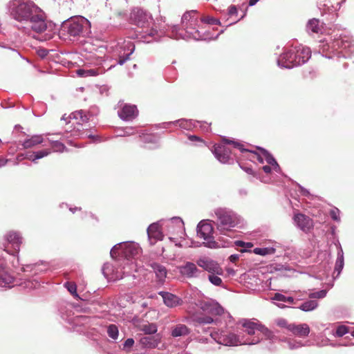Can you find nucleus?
Listing matches in <instances>:
<instances>
[{"label": "nucleus", "mask_w": 354, "mask_h": 354, "mask_svg": "<svg viewBox=\"0 0 354 354\" xmlns=\"http://www.w3.org/2000/svg\"><path fill=\"white\" fill-rule=\"evenodd\" d=\"M190 333L189 328L185 324H178L174 326L171 330V335L173 337H179L187 335Z\"/></svg>", "instance_id": "f704fd0d"}, {"label": "nucleus", "mask_w": 354, "mask_h": 354, "mask_svg": "<svg viewBox=\"0 0 354 354\" xmlns=\"http://www.w3.org/2000/svg\"><path fill=\"white\" fill-rule=\"evenodd\" d=\"M277 326L281 328H285L289 330V326L290 324H288L287 320L283 318H278L274 321Z\"/></svg>", "instance_id": "864d4df0"}, {"label": "nucleus", "mask_w": 354, "mask_h": 354, "mask_svg": "<svg viewBox=\"0 0 354 354\" xmlns=\"http://www.w3.org/2000/svg\"><path fill=\"white\" fill-rule=\"evenodd\" d=\"M70 120H75L77 127L73 130V134L80 138H93V135L89 133L87 128H84V124L89 120V115L83 110L73 112L69 115ZM73 124H75L73 122Z\"/></svg>", "instance_id": "f8f14e48"}, {"label": "nucleus", "mask_w": 354, "mask_h": 354, "mask_svg": "<svg viewBox=\"0 0 354 354\" xmlns=\"http://www.w3.org/2000/svg\"><path fill=\"white\" fill-rule=\"evenodd\" d=\"M311 56L309 48L301 45L292 46L284 50L277 59V65L281 68H292L308 62Z\"/></svg>", "instance_id": "39448f33"}, {"label": "nucleus", "mask_w": 354, "mask_h": 354, "mask_svg": "<svg viewBox=\"0 0 354 354\" xmlns=\"http://www.w3.org/2000/svg\"><path fill=\"white\" fill-rule=\"evenodd\" d=\"M348 333V328L346 326L341 325L337 326L333 335L336 337H342Z\"/></svg>", "instance_id": "603ef678"}, {"label": "nucleus", "mask_w": 354, "mask_h": 354, "mask_svg": "<svg viewBox=\"0 0 354 354\" xmlns=\"http://www.w3.org/2000/svg\"><path fill=\"white\" fill-rule=\"evenodd\" d=\"M237 14V9L235 6H231L228 9V15L230 16H233Z\"/></svg>", "instance_id": "680f3d73"}, {"label": "nucleus", "mask_w": 354, "mask_h": 354, "mask_svg": "<svg viewBox=\"0 0 354 354\" xmlns=\"http://www.w3.org/2000/svg\"><path fill=\"white\" fill-rule=\"evenodd\" d=\"M10 17L16 21L18 29L25 33L31 31L41 35L39 40L46 41L53 37V24L46 20L44 12L30 0H11L8 3Z\"/></svg>", "instance_id": "f03ea898"}, {"label": "nucleus", "mask_w": 354, "mask_h": 354, "mask_svg": "<svg viewBox=\"0 0 354 354\" xmlns=\"http://www.w3.org/2000/svg\"><path fill=\"white\" fill-rule=\"evenodd\" d=\"M61 317L63 319H65L69 323H73L77 325H83L88 322L89 318L86 316H76L75 317H70L69 316H65L62 311H60Z\"/></svg>", "instance_id": "c9c22d12"}, {"label": "nucleus", "mask_w": 354, "mask_h": 354, "mask_svg": "<svg viewBox=\"0 0 354 354\" xmlns=\"http://www.w3.org/2000/svg\"><path fill=\"white\" fill-rule=\"evenodd\" d=\"M214 228L209 220H202L196 227L198 237L204 240L203 244L209 248H217L219 245L213 236Z\"/></svg>", "instance_id": "9b49d317"}, {"label": "nucleus", "mask_w": 354, "mask_h": 354, "mask_svg": "<svg viewBox=\"0 0 354 354\" xmlns=\"http://www.w3.org/2000/svg\"><path fill=\"white\" fill-rule=\"evenodd\" d=\"M211 339L219 344L227 346H234L242 344V341L234 333L227 328H221L214 330L210 333Z\"/></svg>", "instance_id": "ddd939ff"}, {"label": "nucleus", "mask_w": 354, "mask_h": 354, "mask_svg": "<svg viewBox=\"0 0 354 354\" xmlns=\"http://www.w3.org/2000/svg\"><path fill=\"white\" fill-rule=\"evenodd\" d=\"M241 167L242 169H243L246 173L249 174H252L253 176L256 177L257 178H259V176L256 172L253 171L252 169L248 167H243L241 165Z\"/></svg>", "instance_id": "052dcab7"}, {"label": "nucleus", "mask_w": 354, "mask_h": 354, "mask_svg": "<svg viewBox=\"0 0 354 354\" xmlns=\"http://www.w3.org/2000/svg\"><path fill=\"white\" fill-rule=\"evenodd\" d=\"M38 282L35 280H26L24 283H19L25 289L36 288ZM15 285H18L16 279L9 272L6 260L4 257H0V287L11 288Z\"/></svg>", "instance_id": "1a4fd4ad"}, {"label": "nucleus", "mask_w": 354, "mask_h": 354, "mask_svg": "<svg viewBox=\"0 0 354 354\" xmlns=\"http://www.w3.org/2000/svg\"><path fill=\"white\" fill-rule=\"evenodd\" d=\"M180 272L188 278L198 277L201 272L197 268L196 265L192 262H187L185 265L180 266Z\"/></svg>", "instance_id": "cd10ccee"}, {"label": "nucleus", "mask_w": 354, "mask_h": 354, "mask_svg": "<svg viewBox=\"0 0 354 354\" xmlns=\"http://www.w3.org/2000/svg\"><path fill=\"white\" fill-rule=\"evenodd\" d=\"M344 265V252L340 243H338V251L334 269V274L337 273L335 277H339Z\"/></svg>", "instance_id": "2f4dec72"}, {"label": "nucleus", "mask_w": 354, "mask_h": 354, "mask_svg": "<svg viewBox=\"0 0 354 354\" xmlns=\"http://www.w3.org/2000/svg\"><path fill=\"white\" fill-rule=\"evenodd\" d=\"M255 156H257V160L258 161L260 162V163H263V160H264V158L263 156H262V154L261 155H258L257 153H254Z\"/></svg>", "instance_id": "774afa93"}, {"label": "nucleus", "mask_w": 354, "mask_h": 354, "mask_svg": "<svg viewBox=\"0 0 354 354\" xmlns=\"http://www.w3.org/2000/svg\"><path fill=\"white\" fill-rule=\"evenodd\" d=\"M162 335L158 333L155 335L143 336L139 339V344L142 348H156L160 344Z\"/></svg>", "instance_id": "4be33fe9"}, {"label": "nucleus", "mask_w": 354, "mask_h": 354, "mask_svg": "<svg viewBox=\"0 0 354 354\" xmlns=\"http://www.w3.org/2000/svg\"><path fill=\"white\" fill-rule=\"evenodd\" d=\"M53 151L50 149H44L35 151H26L23 153H20L17 156L18 160H22L24 159L32 161L34 163H37V160L50 155Z\"/></svg>", "instance_id": "6ab92c4d"}, {"label": "nucleus", "mask_w": 354, "mask_h": 354, "mask_svg": "<svg viewBox=\"0 0 354 354\" xmlns=\"http://www.w3.org/2000/svg\"><path fill=\"white\" fill-rule=\"evenodd\" d=\"M330 215L334 221H339V210L337 208L331 209L330 212Z\"/></svg>", "instance_id": "6e6d98bb"}, {"label": "nucleus", "mask_w": 354, "mask_h": 354, "mask_svg": "<svg viewBox=\"0 0 354 354\" xmlns=\"http://www.w3.org/2000/svg\"><path fill=\"white\" fill-rule=\"evenodd\" d=\"M196 263L199 267L209 272V274L213 273L222 275L223 273V269L219 266L218 263L209 258H200L197 260Z\"/></svg>", "instance_id": "f3484780"}, {"label": "nucleus", "mask_w": 354, "mask_h": 354, "mask_svg": "<svg viewBox=\"0 0 354 354\" xmlns=\"http://www.w3.org/2000/svg\"><path fill=\"white\" fill-rule=\"evenodd\" d=\"M323 25L324 24L321 22L319 19L313 18L310 20L306 24V31L308 34L311 33H322L323 30Z\"/></svg>", "instance_id": "7c9ffc66"}, {"label": "nucleus", "mask_w": 354, "mask_h": 354, "mask_svg": "<svg viewBox=\"0 0 354 354\" xmlns=\"http://www.w3.org/2000/svg\"><path fill=\"white\" fill-rule=\"evenodd\" d=\"M140 330L145 335H155L157 334L158 326L155 323H145L140 326Z\"/></svg>", "instance_id": "4c0bfd02"}, {"label": "nucleus", "mask_w": 354, "mask_h": 354, "mask_svg": "<svg viewBox=\"0 0 354 354\" xmlns=\"http://www.w3.org/2000/svg\"><path fill=\"white\" fill-rule=\"evenodd\" d=\"M102 274L106 279L109 281H118L123 278L124 275L126 274H129V272H125L124 274V271L122 274L121 271L118 270V268H115V266L110 263H106L104 264L102 267Z\"/></svg>", "instance_id": "a211bd4d"}, {"label": "nucleus", "mask_w": 354, "mask_h": 354, "mask_svg": "<svg viewBox=\"0 0 354 354\" xmlns=\"http://www.w3.org/2000/svg\"><path fill=\"white\" fill-rule=\"evenodd\" d=\"M297 227L304 232H308L313 227L312 220L303 214H297L293 218Z\"/></svg>", "instance_id": "b1692460"}, {"label": "nucleus", "mask_w": 354, "mask_h": 354, "mask_svg": "<svg viewBox=\"0 0 354 354\" xmlns=\"http://www.w3.org/2000/svg\"><path fill=\"white\" fill-rule=\"evenodd\" d=\"M253 252L256 254L266 256L274 254L275 249L273 248H256L254 249Z\"/></svg>", "instance_id": "37998d69"}, {"label": "nucleus", "mask_w": 354, "mask_h": 354, "mask_svg": "<svg viewBox=\"0 0 354 354\" xmlns=\"http://www.w3.org/2000/svg\"><path fill=\"white\" fill-rule=\"evenodd\" d=\"M229 259L231 262L235 263L239 259V254H232L229 257Z\"/></svg>", "instance_id": "69168bd1"}, {"label": "nucleus", "mask_w": 354, "mask_h": 354, "mask_svg": "<svg viewBox=\"0 0 354 354\" xmlns=\"http://www.w3.org/2000/svg\"><path fill=\"white\" fill-rule=\"evenodd\" d=\"M5 239L8 244H10L14 250V252L12 255H15V253L18 254L20 245L22 243V237L19 232L10 231L5 235Z\"/></svg>", "instance_id": "5701e85b"}, {"label": "nucleus", "mask_w": 354, "mask_h": 354, "mask_svg": "<svg viewBox=\"0 0 354 354\" xmlns=\"http://www.w3.org/2000/svg\"><path fill=\"white\" fill-rule=\"evenodd\" d=\"M214 223L220 234L227 235L234 228L243 225V218L232 209L227 207H217L214 209Z\"/></svg>", "instance_id": "20e7f679"}, {"label": "nucleus", "mask_w": 354, "mask_h": 354, "mask_svg": "<svg viewBox=\"0 0 354 354\" xmlns=\"http://www.w3.org/2000/svg\"><path fill=\"white\" fill-rule=\"evenodd\" d=\"M344 1V0H318L317 4L320 10L333 12L337 11Z\"/></svg>", "instance_id": "a878e982"}, {"label": "nucleus", "mask_w": 354, "mask_h": 354, "mask_svg": "<svg viewBox=\"0 0 354 354\" xmlns=\"http://www.w3.org/2000/svg\"><path fill=\"white\" fill-rule=\"evenodd\" d=\"M318 302L316 300H308L301 304L299 308L303 311H312L317 308Z\"/></svg>", "instance_id": "ea45409f"}, {"label": "nucleus", "mask_w": 354, "mask_h": 354, "mask_svg": "<svg viewBox=\"0 0 354 354\" xmlns=\"http://www.w3.org/2000/svg\"><path fill=\"white\" fill-rule=\"evenodd\" d=\"M131 23L137 26L138 30L131 38L137 39L143 43L158 41L165 36L179 39H194L195 40L216 39V37H209L198 30V17L195 10L186 12L181 18L182 28L177 25H169L153 21L151 15L147 11L136 8L132 10L130 15Z\"/></svg>", "instance_id": "f257e3e1"}, {"label": "nucleus", "mask_w": 354, "mask_h": 354, "mask_svg": "<svg viewBox=\"0 0 354 354\" xmlns=\"http://www.w3.org/2000/svg\"><path fill=\"white\" fill-rule=\"evenodd\" d=\"M49 269V264L45 261H39L33 264L23 265L21 268L22 272H33L34 274L44 272Z\"/></svg>", "instance_id": "393cba45"}, {"label": "nucleus", "mask_w": 354, "mask_h": 354, "mask_svg": "<svg viewBox=\"0 0 354 354\" xmlns=\"http://www.w3.org/2000/svg\"><path fill=\"white\" fill-rule=\"evenodd\" d=\"M199 308L209 315H198L196 322L201 324H209L214 322L212 316L221 315L224 308L216 301L212 299L203 300L199 302Z\"/></svg>", "instance_id": "9d476101"}, {"label": "nucleus", "mask_w": 354, "mask_h": 354, "mask_svg": "<svg viewBox=\"0 0 354 354\" xmlns=\"http://www.w3.org/2000/svg\"><path fill=\"white\" fill-rule=\"evenodd\" d=\"M123 133L121 136H129L135 133L134 128L131 127H125L122 129Z\"/></svg>", "instance_id": "bf43d9fd"}, {"label": "nucleus", "mask_w": 354, "mask_h": 354, "mask_svg": "<svg viewBox=\"0 0 354 354\" xmlns=\"http://www.w3.org/2000/svg\"><path fill=\"white\" fill-rule=\"evenodd\" d=\"M162 221L151 224L147 230L149 241L151 245H154L158 241L163 239V234L160 230Z\"/></svg>", "instance_id": "412c9836"}, {"label": "nucleus", "mask_w": 354, "mask_h": 354, "mask_svg": "<svg viewBox=\"0 0 354 354\" xmlns=\"http://www.w3.org/2000/svg\"><path fill=\"white\" fill-rule=\"evenodd\" d=\"M327 292L325 290H322L317 292H312L309 295L310 298L313 299H322L326 296Z\"/></svg>", "instance_id": "5fc2aeb1"}, {"label": "nucleus", "mask_w": 354, "mask_h": 354, "mask_svg": "<svg viewBox=\"0 0 354 354\" xmlns=\"http://www.w3.org/2000/svg\"><path fill=\"white\" fill-rule=\"evenodd\" d=\"M91 22L84 17L77 16L65 21L62 30L70 37H87L91 33Z\"/></svg>", "instance_id": "6e6552de"}, {"label": "nucleus", "mask_w": 354, "mask_h": 354, "mask_svg": "<svg viewBox=\"0 0 354 354\" xmlns=\"http://www.w3.org/2000/svg\"><path fill=\"white\" fill-rule=\"evenodd\" d=\"M64 286L74 297H79L77 293V286L75 283L67 281Z\"/></svg>", "instance_id": "de8ad7c7"}, {"label": "nucleus", "mask_w": 354, "mask_h": 354, "mask_svg": "<svg viewBox=\"0 0 354 354\" xmlns=\"http://www.w3.org/2000/svg\"><path fill=\"white\" fill-rule=\"evenodd\" d=\"M141 248L133 241L120 243L114 245L110 251L111 256L114 258L117 254L125 258V263L122 267L124 274L137 272V264L130 259H135L141 253Z\"/></svg>", "instance_id": "423d86ee"}, {"label": "nucleus", "mask_w": 354, "mask_h": 354, "mask_svg": "<svg viewBox=\"0 0 354 354\" xmlns=\"http://www.w3.org/2000/svg\"><path fill=\"white\" fill-rule=\"evenodd\" d=\"M135 344L133 338L127 339L120 346V349L126 353H129L132 351V348Z\"/></svg>", "instance_id": "c03bdc74"}, {"label": "nucleus", "mask_w": 354, "mask_h": 354, "mask_svg": "<svg viewBox=\"0 0 354 354\" xmlns=\"http://www.w3.org/2000/svg\"><path fill=\"white\" fill-rule=\"evenodd\" d=\"M159 295L162 297L164 304L169 308H176L183 304V300L172 293L161 291Z\"/></svg>", "instance_id": "bb28decb"}, {"label": "nucleus", "mask_w": 354, "mask_h": 354, "mask_svg": "<svg viewBox=\"0 0 354 354\" xmlns=\"http://www.w3.org/2000/svg\"><path fill=\"white\" fill-rule=\"evenodd\" d=\"M104 70L102 68H89V69H79L77 73L80 77H91L97 76L102 74Z\"/></svg>", "instance_id": "e433bc0d"}, {"label": "nucleus", "mask_w": 354, "mask_h": 354, "mask_svg": "<svg viewBox=\"0 0 354 354\" xmlns=\"http://www.w3.org/2000/svg\"><path fill=\"white\" fill-rule=\"evenodd\" d=\"M150 267L152 268L153 271L155 272L156 278L160 282L165 281V279L167 277V269L166 268L160 265L158 263L153 262L150 264Z\"/></svg>", "instance_id": "473e14b6"}, {"label": "nucleus", "mask_w": 354, "mask_h": 354, "mask_svg": "<svg viewBox=\"0 0 354 354\" xmlns=\"http://www.w3.org/2000/svg\"><path fill=\"white\" fill-rule=\"evenodd\" d=\"M188 138H189V140L190 141H192V142H194V141H200V142H203V140L198 136H194V135L193 136H189L188 137Z\"/></svg>", "instance_id": "0e129e2a"}, {"label": "nucleus", "mask_w": 354, "mask_h": 354, "mask_svg": "<svg viewBox=\"0 0 354 354\" xmlns=\"http://www.w3.org/2000/svg\"><path fill=\"white\" fill-rule=\"evenodd\" d=\"M284 342L288 344V347L290 350L297 349L306 345L301 341H298L295 339H286Z\"/></svg>", "instance_id": "79ce46f5"}, {"label": "nucleus", "mask_w": 354, "mask_h": 354, "mask_svg": "<svg viewBox=\"0 0 354 354\" xmlns=\"http://www.w3.org/2000/svg\"><path fill=\"white\" fill-rule=\"evenodd\" d=\"M243 326L245 328V331L249 335L252 336V337L243 341L242 344H256L263 338L270 340V342H274L278 339L273 331L255 322L245 321L243 324Z\"/></svg>", "instance_id": "0eeeda50"}, {"label": "nucleus", "mask_w": 354, "mask_h": 354, "mask_svg": "<svg viewBox=\"0 0 354 354\" xmlns=\"http://www.w3.org/2000/svg\"><path fill=\"white\" fill-rule=\"evenodd\" d=\"M287 297L281 293H275L272 297L273 300L286 303Z\"/></svg>", "instance_id": "13d9d810"}, {"label": "nucleus", "mask_w": 354, "mask_h": 354, "mask_svg": "<svg viewBox=\"0 0 354 354\" xmlns=\"http://www.w3.org/2000/svg\"><path fill=\"white\" fill-rule=\"evenodd\" d=\"M163 224H165L167 227H174V226L181 229L184 226V223L180 217H173L171 219L165 221Z\"/></svg>", "instance_id": "58836bf2"}, {"label": "nucleus", "mask_w": 354, "mask_h": 354, "mask_svg": "<svg viewBox=\"0 0 354 354\" xmlns=\"http://www.w3.org/2000/svg\"><path fill=\"white\" fill-rule=\"evenodd\" d=\"M215 158L221 163H230L232 158V152L230 149L224 144L215 145L212 150Z\"/></svg>", "instance_id": "dca6fc26"}, {"label": "nucleus", "mask_w": 354, "mask_h": 354, "mask_svg": "<svg viewBox=\"0 0 354 354\" xmlns=\"http://www.w3.org/2000/svg\"><path fill=\"white\" fill-rule=\"evenodd\" d=\"M262 169L265 173L269 174L271 172L272 170L271 165H265L262 167Z\"/></svg>", "instance_id": "338daca9"}, {"label": "nucleus", "mask_w": 354, "mask_h": 354, "mask_svg": "<svg viewBox=\"0 0 354 354\" xmlns=\"http://www.w3.org/2000/svg\"><path fill=\"white\" fill-rule=\"evenodd\" d=\"M135 46L133 43L129 40H124L120 41L114 47V52L118 56V64L123 65L128 59L130 55L134 52Z\"/></svg>", "instance_id": "4468645a"}, {"label": "nucleus", "mask_w": 354, "mask_h": 354, "mask_svg": "<svg viewBox=\"0 0 354 354\" xmlns=\"http://www.w3.org/2000/svg\"><path fill=\"white\" fill-rule=\"evenodd\" d=\"M209 282L216 286H223V281L221 278L216 274L211 273L208 276Z\"/></svg>", "instance_id": "09e8293b"}, {"label": "nucleus", "mask_w": 354, "mask_h": 354, "mask_svg": "<svg viewBox=\"0 0 354 354\" xmlns=\"http://www.w3.org/2000/svg\"><path fill=\"white\" fill-rule=\"evenodd\" d=\"M106 332L108 336L113 340L115 341L118 339L119 330L115 324H109L107 326Z\"/></svg>", "instance_id": "a19ab883"}, {"label": "nucleus", "mask_w": 354, "mask_h": 354, "mask_svg": "<svg viewBox=\"0 0 354 354\" xmlns=\"http://www.w3.org/2000/svg\"><path fill=\"white\" fill-rule=\"evenodd\" d=\"M297 185L300 189V192H301V195L305 196H309L310 195L308 190H307L306 189H305L304 187H302L301 185H300L299 184Z\"/></svg>", "instance_id": "e2e57ef3"}, {"label": "nucleus", "mask_w": 354, "mask_h": 354, "mask_svg": "<svg viewBox=\"0 0 354 354\" xmlns=\"http://www.w3.org/2000/svg\"><path fill=\"white\" fill-rule=\"evenodd\" d=\"M289 331L292 332V334L296 336L306 337L310 333V328L306 324H301L298 325L290 324V326H289Z\"/></svg>", "instance_id": "c85d7f7f"}, {"label": "nucleus", "mask_w": 354, "mask_h": 354, "mask_svg": "<svg viewBox=\"0 0 354 354\" xmlns=\"http://www.w3.org/2000/svg\"><path fill=\"white\" fill-rule=\"evenodd\" d=\"M48 141L53 149V151L63 152L66 149L65 145L58 140H53L51 139H48Z\"/></svg>", "instance_id": "a18cd8bd"}, {"label": "nucleus", "mask_w": 354, "mask_h": 354, "mask_svg": "<svg viewBox=\"0 0 354 354\" xmlns=\"http://www.w3.org/2000/svg\"><path fill=\"white\" fill-rule=\"evenodd\" d=\"M354 50V45L350 39L346 36L329 38L322 42L319 51L323 57L328 59L333 58L335 55L338 57H347Z\"/></svg>", "instance_id": "7ed1b4c3"}, {"label": "nucleus", "mask_w": 354, "mask_h": 354, "mask_svg": "<svg viewBox=\"0 0 354 354\" xmlns=\"http://www.w3.org/2000/svg\"><path fill=\"white\" fill-rule=\"evenodd\" d=\"M235 245L238 247L245 248H251L253 247V244L250 242H244L242 241H235Z\"/></svg>", "instance_id": "4d7b16f0"}, {"label": "nucleus", "mask_w": 354, "mask_h": 354, "mask_svg": "<svg viewBox=\"0 0 354 354\" xmlns=\"http://www.w3.org/2000/svg\"><path fill=\"white\" fill-rule=\"evenodd\" d=\"M223 141L225 144H232L233 145L235 149H239L241 152H252L250 150L246 149L243 147V145L238 142H235L229 139L223 138Z\"/></svg>", "instance_id": "49530a36"}, {"label": "nucleus", "mask_w": 354, "mask_h": 354, "mask_svg": "<svg viewBox=\"0 0 354 354\" xmlns=\"http://www.w3.org/2000/svg\"><path fill=\"white\" fill-rule=\"evenodd\" d=\"M175 123H178L179 127L181 129L187 131H190L198 127L201 128L204 131H208L209 129V124H208L207 122L186 119H180L174 122L163 123V125L164 127H167L168 125Z\"/></svg>", "instance_id": "2eb2a0df"}, {"label": "nucleus", "mask_w": 354, "mask_h": 354, "mask_svg": "<svg viewBox=\"0 0 354 354\" xmlns=\"http://www.w3.org/2000/svg\"><path fill=\"white\" fill-rule=\"evenodd\" d=\"M258 149L261 151L262 156H263L266 162L271 165L273 167V169L277 172L279 173L281 171V168L276 161L275 158L266 149L258 147Z\"/></svg>", "instance_id": "72a5a7b5"}, {"label": "nucleus", "mask_w": 354, "mask_h": 354, "mask_svg": "<svg viewBox=\"0 0 354 354\" xmlns=\"http://www.w3.org/2000/svg\"><path fill=\"white\" fill-rule=\"evenodd\" d=\"M201 21L207 24H220V21L218 19L210 16H206L201 18Z\"/></svg>", "instance_id": "3c124183"}, {"label": "nucleus", "mask_w": 354, "mask_h": 354, "mask_svg": "<svg viewBox=\"0 0 354 354\" xmlns=\"http://www.w3.org/2000/svg\"><path fill=\"white\" fill-rule=\"evenodd\" d=\"M140 137L145 143H152L155 145V147H157V138L153 135L144 134Z\"/></svg>", "instance_id": "8fccbe9b"}, {"label": "nucleus", "mask_w": 354, "mask_h": 354, "mask_svg": "<svg viewBox=\"0 0 354 354\" xmlns=\"http://www.w3.org/2000/svg\"><path fill=\"white\" fill-rule=\"evenodd\" d=\"M44 140L43 135L36 134L26 138L21 142V145L24 149H30L43 143Z\"/></svg>", "instance_id": "c756f323"}, {"label": "nucleus", "mask_w": 354, "mask_h": 354, "mask_svg": "<svg viewBox=\"0 0 354 354\" xmlns=\"http://www.w3.org/2000/svg\"><path fill=\"white\" fill-rule=\"evenodd\" d=\"M138 113L136 105L121 104L120 109L118 111V116L124 121L133 120Z\"/></svg>", "instance_id": "aec40b11"}]
</instances>
